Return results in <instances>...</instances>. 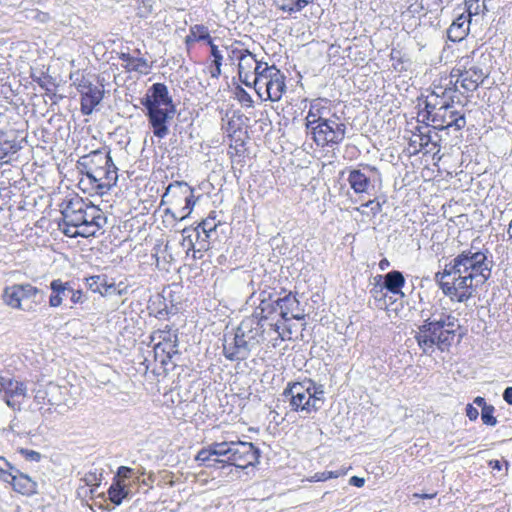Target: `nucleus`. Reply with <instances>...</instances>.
Listing matches in <instances>:
<instances>
[{
  "label": "nucleus",
  "mask_w": 512,
  "mask_h": 512,
  "mask_svg": "<svg viewBox=\"0 0 512 512\" xmlns=\"http://www.w3.org/2000/svg\"><path fill=\"white\" fill-rule=\"evenodd\" d=\"M459 328L458 320L450 314H441L438 318H427L419 326L415 335L423 353L431 355L435 347L448 351L452 346Z\"/></svg>",
  "instance_id": "f257e3e1"
},
{
  "label": "nucleus",
  "mask_w": 512,
  "mask_h": 512,
  "mask_svg": "<svg viewBox=\"0 0 512 512\" xmlns=\"http://www.w3.org/2000/svg\"><path fill=\"white\" fill-rule=\"evenodd\" d=\"M283 397L289 402L291 411L306 416L320 410L325 401L323 385L311 379L289 383L283 391Z\"/></svg>",
  "instance_id": "f03ea898"
},
{
  "label": "nucleus",
  "mask_w": 512,
  "mask_h": 512,
  "mask_svg": "<svg viewBox=\"0 0 512 512\" xmlns=\"http://www.w3.org/2000/svg\"><path fill=\"white\" fill-rule=\"evenodd\" d=\"M474 247L462 251L454 258L455 278L467 276L469 283L479 278L485 283L491 276L492 261L488 260V249L473 251Z\"/></svg>",
  "instance_id": "7ed1b4c3"
},
{
  "label": "nucleus",
  "mask_w": 512,
  "mask_h": 512,
  "mask_svg": "<svg viewBox=\"0 0 512 512\" xmlns=\"http://www.w3.org/2000/svg\"><path fill=\"white\" fill-rule=\"evenodd\" d=\"M39 293L40 290L29 283L14 284L4 288L2 297L4 303L11 308L34 312L39 304L36 300Z\"/></svg>",
  "instance_id": "20e7f679"
},
{
  "label": "nucleus",
  "mask_w": 512,
  "mask_h": 512,
  "mask_svg": "<svg viewBox=\"0 0 512 512\" xmlns=\"http://www.w3.org/2000/svg\"><path fill=\"white\" fill-rule=\"evenodd\" d=\"M70 79L81 95V113L86 116L91 115L104 97L103 89L94 85L87 76L79 72L72 73Z\"/></svg>",
  "instance_id": "39448f33"
},
{
  "label": "nucleus",
  "mask_w": 512,
  "mask_h": 512,
  "mask_svg": "<svg viewBox=\"0 0 512 512\" xmlns=\"http://www.w3.org/2000/svg\"><path fill=\"white\" fill-rule=\"evenodd\" d=\"M318 146H332L340 144L346 134V125L339 122V118H325L315 125L310 133Z\"/></svg>",
  "instance_id": "423d86ee"
},
{
  "label": "nucleus",
  "mask_w": 512,
  "mask_h": 512,
  "mask_svg": "<svg viewBox=\"0 0 512 512\" xmlns=\"http://www.w3.org/2000/svg\"><path fill=\"white\" fill-rule=\"evenodd\" d=\"M230 467L246 469L259 463L260 450L251 442L229 441Z\"/></svg>",
  "instance_id": "0eeeda50"
},
{
  "label": "nucleus",
  "mask_w": 512,
  "mask_h": 512,
  "mask_svg": "<svg viewBox=\"0 0 512 512\" xmlns=\"http://www.w3.org/2000/svg\"><path fill=\"white\" fill-rule=\"evenodd\" d=\"M470 57H467L463 68H455L451 72V78L457 77V82L467 92H473L489 76V71L479 65H469Z\"/></svg>",
  "instance_id": "6e6552de"
},
{
  "label": "nucleus",
  "mask_w": 512,
  "mask_h": 512,
  "mask_svg": "<svg viewBox=\"0 0 512 512\" xmlns=\"http://www.w3.org/2000/svg\"><path fill=\"white\" fill-rule=\"evenodd\" d=\"M255 349L244 337L243 333H239L236 329L233 333L224 335L223 338V355L230 361H244L251 351Z\"/></svg>",
  "instance_id": "1a4fd4ad"
},
{
  "label": "nucleus",
  "mask_w": 512,
  "mask_h": 512,
  "mask_svg": "<svg viewBox=\"0 0 512 512\" xmlns=\"http://www.w3.org/2000/svg\"><path fill=\"white\" fill-rule=\"evenodd\" d=\"M50 289V307H59L66 299H69L72 304H82L87 300L81 290L74 289L70 282H63L61 279L53 280L50 283Z\"/></svg>",
  "instance_id": "9d476101"
},
{
  "label": "nucleus",
  "mask_w": 512,
  "mask_h": 512,
  "mask_svg": "<svg viewBox=\"0 0 512 512\" xmlns=\"http://www.w3.org/2000/svg\"><path fill=\"white\" fill-rule=\"evenodd\" d=\"M362 168L351 169L347 181L356 194H369L374 189V176L380 175L378 169L369 164L361 165Z\"/></svg>",
  "instance_id": "9b49d317"
},
{
  "label": "nucleus",
  "mask_w": 512,
  "mask_h": 512,
  "mask_svg": "<svg viewBox=\"0 0 512 512\" xmlns=\"http://www.w3.org/2000/svg\"><path fill=\"white\" fill-rule=\"evenodd\" d=\"M141 104L146 108H175L168 88L163 83H154L148 93L141 98Z\"/></svg>",
  "instance_id": "f8f14e48"
},
{
  "label": "nucleus",
  "mask_w": 512,
  "mask_h": 512,
  "mask_svg": "<svg viewBox=\"0 0 512 512\" xmlns=\"http://www.w3.org/2000/svg\"><path fill=\"white\" fill-rule=\"evenodd\" d=\"M148 122L153 129V133L158 138H164L169 133L167 123L176 112L175 108H148L146 109Z\"/></svg>",
  "instance_id": "ddd939ff"
},
{
  "label": "nucleus",
  "mask_w": 512,
  "mask_h": 512,
  "mask_svg": "<svg viewBox=\"0 0 512 512\" xmlns=\"http://www.w3.org/2000/svg\"><path fill=\"white\" fill-rule=\"evenodd\" d=\"M26 386L24 383L7 377H0V394L6 404L13 409H20L19 398L26 396Z\"/></svg>",
  "instance_id": "4468645a"
},
{
  "label": "nucleus",
  "mask_w": 512,
  "mask_h": 512,
  "mask_svg": "<svg viewBox=\"0 0 512 512\" xmlns=\"http://www.w3.org/2000/svg\"><path fill=\"white\" fill-rule=\"evenodd\" d=\"M111 163L114 162L110 156V151H106L105 148L97 149L81 156L77 161V169L84 175L93 170L101 169Z\"/></svg>",
  "instance_id": "2eb2a0df"
},
{
  "label": "nucleus",
  "mask_w": 512,
  "mask_h": 512,
  "mask_svg": "<svg viewBox=\"0 0 512 512\" xmlns=\"http://www.w3.org/2000/svg\"><path fill=\"white\" fill-rule=\"evenodd\" d=\"M239 333L254 347L259 346L264 340V325L258 315H252L241 321L237 327Z\"/></svg>",
  "instance_id": "dca6fc26"
},
{
  "label": "nucleus",
  "mask_w": 512,
  "mask_h": 512,
  "mask_svg": "<svg viewBox=\"0 0 512 512\" xmlns=\"http://www.w3.org/2000/svg\"><path fill=\"white\" fill-rule=\"evenodd\" d=\"M118 168L114 163L107 165L101 169L93 170L85 175L95 188L101 192L109 191L118 181Z\"/></svg>",
  "instance_id": "f3484780"
},
{
  "label": "nucleus",
  "mask_w": 512,
  "mask_h": 512,
  "mask_svg": "<svg viewBox=\"0 0 512 512\" xmlns=\"http://www.w3.org/2000/svg\"><path fill=\"white\" fill-rule=\"evenodd\" d=\"M442 291L446 296L458 302H465L473 295V282L469 278H453L452 282L442 283Z\"/></svg>",
  "instance_id": "a211bd4d"
},
{
  "label": "nucleus",
  "mask_w": 512,
  "mask_h": 512,
  "mask_svg": "<svg viewBox=\"0 0 512 512\" xmlns=\"http://www.w3.org/2000/svg\"><path fill=\"white\" fill-rule=\"evenodd\" d=\"M430 119L436 124L434 128L438 130H446L450 127H454L455 130L460 131L466 125L465 115L456 110H447V112H444L438 109Z\"/></svg>",
  "instance_id": "6ab92c4d"
},
{
  "label": "nucleus",
  "mask_w": 512,
  "mask_h": 512,
  "mask_svg": "<svg viewBox=\"0 0 512 512\" xmlns=\"http://www.w3.org/2000/svg\"><path fill=\"white\" fill-rule=\"evenodd\" d=\"M184 197L185 206L182 208L180 220L186 218L192 211L195 201L193 200V189L185 182H174L169 184L163 198Z\"/></svg>",
  "instance_id": "aec40b11"
},
{
  "label": "nucleus",
  "mask_w": 512,
  "mask_h": 512,
  "mask_svg": "<svg viewBox=\"0 0 512 512\" xmlns=\"http://www.w3.org/2000/svg\"><path fill=\"white\" fill-rule=\"evenodd\" d=\"M84 206L85 203L81 199L68 201L62 210L64 225L81 228Z\"/></svg>",
  "instance_id": "412c9836"
},
{
  "label": "nucleus",
  "mask_w": 512,
  "mask_h": 512,
  "mask_svg": "<svg viewBox=\"0 0 512 512\" xmlns=\"http://www.w3.org/2000/svg\"><path fill=\"white\" fill-rule=\"evenodd\" d=\"M13 490L24 496H31L37 493V483L29 475L19 471L10 479Z\"/></svg>",
  "instance_id": "4be33fe9"
},
{
  "label": "nucleus",
  "mask_w": 512,
  "mask_h": 512,
  "mask_svg": "<svg viewBox=\"0 0 512 512\" xmlns=\"http://www.w3.org/2000/svg\"><path fill=\"white\" fill-rule=\"evenodd\" d=\"M263 87H265L268 100L272 102L280 100L282 94L286 91L284 74L281 71L277 72L275 76L262 85Z\"/></svg>",
  "instance_id": "5701e85b"
},
{
  "label": "nucleus",
  "mask_w": 512,
  "mask_h": 512,
  "mask_svg": "<svg viewBox=\"0 0 512 512\" xmlns=\"http://www.w3.org/2000/svg\"><path fill=\"white\" fill-rule=\"evenodd\" d=\"M280 70L275 66H269L266 62H260L255 67V74L253 80V86L256 92L261 96L260 90L262 89V85L266 83L269 79H271L277 72Z\"/></svg>",
  "instance_id": "b1692460"
},
{
  "label": "nucleus",
  "mask_w": 512,
  "mask_h": 512,
  "mask_svg": "<svg viewBox=\"0 0 512 512\" xmlns=\"http://www.w3.org/2000/svg\"><path fill=\"white\" fill-rule=\"evenodd\" d=\"M119 59L125 62L123 67L129 72L135 71L146 75L151 69V65L148 63L147 59L142 57L132 56L129 53L121 52L119 54Z\"/></svg>",
  "instance_id": "393cba45"
},
{
  "label": "nucleus",
  "mask_w": 512,
  "mask_h": 512,
  "mask_svg": "<svg viewBox=\"0 0 512 512\" xmlns=\"http://www.w3.org/2000/svg\"><path fill=\"white\" fill-rule=\"evenodd\" d=\"M469 18L470 17L462 14L453 21L447 30L449 40L459 42L467 36L470 23Z\"/></svg>",
  "instance_id": "a878e982"
},
{
  "label": "nucleus",
  "mask_w": 512,
  "mask_h": 512,
  "mask_svg": "<svg viewBox=\"0 0 512 512\" xmlns=\"http://www.w3.org/2000/svg\"><path fill=\"white\" fill-rule=\"evenodd\" d=\"M384 278L383 286L387 291L394 295H400L404 297V293L402 292V287L405 285V278L402 272L398 270H392L382 276Z\"/></svg>",
  "instance_id": "bb28decb"
},
{
  "label": "nucleus",
  "mask_w": 512,
  "mask_h": 512,
  "mask_svg": "<svg viewBox=\"0 0 512 512\" xmlns=\"http://www.w3.org/2000/svg\"><path fill=\"white\" fill-rule=\"evenodd\" d=\"M88 288L94 293L108 295L116 290L114 283L108 284L106 275H94L86 278Z\"/></svg>",
  "instance_id": "cd10ccee"
},
{
  "label": "nucleus",
  "mask_w": 512,
  "mask_h": 512,
  "mask_svg": "<svg viewBox=\"0 0 512 512\" xmlns=\"http://www.w3.org/2000/svg\"><path fill=\"white\" fill-rule=\"evenodd\" d=\"M382 279L381 275L375 277L376 283L370 290V293L374 299V305L377 309H387L389 304H392L394 300L392 297H388L387 293L384 292L385 287L380 283Z\"/></svg>",
  "instance_id": "c85d7f7f"
},
{
  "label": "nucleus",
  "mask_w": 512,
  "mask_h": 512,
  "mask_svg": "<svg viewBox=\"0 0 512 512\" xmlns=\"http://www.w3.org/2000/svg\"><path fill=\"white\" fill-rule=\"evenodd\" d=\"M213 451L212 454L215 458L216 468L225 469L230 467V454L229 453V442H214L212 443Z\"/></svg>",
  "instance_id": "c756f323"
},
{
  "label": "nucleus",
  "mask_w": 512,
  "mask_h": 512,
  "mask_svg": "<svg viewBox=\"0 0 512 512\" xmlns=\"http://www.w3.org/2000/svg\"><path fill=\"white\" fill-rule=\"evenodd\" d=\"M297 302L298 299L292 292L276 299V305L279 307V315L283 320H289L290 314L293 312V307H297Z\"/></svg>",
  "instance_id": "7c9ffc66"
},
{
  "label": "nucleus",
  "mask_w": 512,
  "mask_h": 512,
  "mask_svg": "<svg viewBox=\"0 0 512 512\" xmlns=\"http://www.w3.org/2000/svg\"><path fill=\"white\" fill-rule=\"evenodd\" d=\"M261 61L255 58V55L250 51L238 62V74L239 78L246 77L250 78L255 74V67L260 64Z\"/></svg>",
  "instance_id": "2f4dec72"
},
{
  "label": "nucleus",
  "mask_w": 512,
  "mask_h": 512,
  "mask_svg": "<svg viewBox=\"0 0 512 512\" xmlns=\"http://www.w3.org/2000/svg\"><path fill=\"white\" fill-rule=\"evenodd\" d=\"M110 501L115 505H120L125 498L130 495V489L126 483L114 482L108 489Z\"/></svg>",
  "instance_id": "473e14b6"
},
{
  "label": "nucleus",
  "mask_w": 512,
  "mask_h": 512,
  "mask_svg": "<svg viewBox=\"0 0 512 512\" xmlns=\"http://www.w3.org/2000/svg\"><path fill=\"white\" fill-rule=\"evenodd\" d=\"M257 310H259L260 313H256L255 315H258L259 319H262L263 322L264 320H267L272 314L279 311V307L276 305V299L273 300L269 294L268 298L261 299Z\"/></svg>",
  "instance_id": "72a5a7b5"
},
{
  "label": "nucleus",
  "mask_w": 512,
  "mask_h": 512,
  "mask_svg": "<svg viewBox=\"0 0 512 512\" xmlns=\"http://www.w3.org/2000/svg\"><path fill=\"white\" fill-rule=\"evenodd\" d=\"M209 39H211V37L208 28L204 25L196 24L190 27V33L186 36L185 42L187 44L201 40L209 42Z\"/></svg>",
  "instance_id": "f704fd0d"
},
{
  "label": "nucleus",
  "mask_w": 512,
  "mask_h": 512,
  "mask_svg": "<svg viewBox=\"0 0 512 512\" xmlns=\"http://www.w3.org/2000/svg\"><path fill=\"white\" fill-rule=\"evenodd\" d=\"M213 447L210 444L208 447L202 448L196 455L195 460L207 468H216L215 458L212 454Z\"/></svg>",
  "instance_id": "c9c22d12"
},
{
  "label": "nucleus",
  "mask_w": 512,
  "mask_h": 512,
  "mask_svg": "<svg viewBox=\"0 0 512 512\" xmlns=\"http://www.w3.org/2000/svg\"><path fill=\"white\" fill-rule=\"evenodd\" d=\"M325 118L321 115L320 108H317V104H311L310 110L306 116V129L308 133L313 131L315 125L319 124L321 120Z\"/></svg>",
  "instance_id": "e433bc0d"
},
{
  "label": "nucleus",
  "mask_w": 512,
  "mask_h": 512,
  "mask_svg": "<svg viewBox=\"0 0 512 512\" xmlns=\"http://www.w3.org/2000/svg\"><path fill=\"white\" fill-rule=\"evenodd\" d=\"M20 470L11 464L7 459L1 458L0 462V479L9 483L13 475L17 474Z\"/></svg>",
  "instance_id": "4c0bfd02"
},
{
  "label": "nucleus",
  "mask_w": 512,
  "mask_h": 512,
  "mask_svg": "<svg viewBox=\"0 0 512 512\" xmlns=\"http://www.w3.org/2000/svg\"><path fill=\"white\" fill-rule=\"evenodd\" d=\"M59 226L62 229V232L68 237L74 238V237H78V236H81V237L93 236V232H90L87 229H80L78 227L64 225V223L59 224Z\"/></svg>",
  "instance_id": "58836bf2"
},
{
  "label": "nucleus",
  "mask_w": 512,
  "mask_h": 512,
  "mask_svg": "<svg viewBox=\"0 0 512 512\" xmlns=\"http://www.w3.org/2000/svg\"><path fill=\"white\" fill-rule=\"evenodd\" d=\"M312 0H288L283 3L280 8L283 11L294 13L301 11L304 7H306Z\"/></svg>",
  "instance_id": "ea45409f"
},
{
  "label": "nucleus",
  "mask_w": 512,
  "mask_h": 512,
  "mask_svg": "<svg viewBox=\"0 0 512 512\" xmlns=\"http://www.w3.org/2000/svg\"><path fill=\"white\" fill-rule=\"evenodd\" d=\"M83 217L81 220V228L80 229H87L90 232H93V236L95 235V228L91 229L92 225L90 222V217H92L93 213H97V207L95 206H85L83 207Z\"/></svg>",
  "instance_id": "a19ab883"
},
{
  "label": "nucleus",
  "mask_w": 512,
  "mask_h": 512,
  "mask_svg": "<svg viewBox=\"0 0 512 512\" xmlns=\"http://www.w3.org/2000/svg\"><path fill=\"white\" fill-rule=\"evenodd\" d=\"M418 134H414L413 140H411L412 145H418L420 149L427 147L431 142L430 131L423 132L421 127H417Z\"/></svg>",
  "instance_id": "79ce46f5"
},
{
  "label": "nucleus",
  "mask_w": 512,
  "mask_h": 512,
  "mask_svg": "<svg viewBox=\"0 0 512 512\" xmlns=\"http://www.w3.org/2000/svg\"><path fill=\"white\" fill-rule=\"evenodd\" d=\"M455 267H454V258L445 265V268L442 272H437L435 274V280L439 282L440 288L442 289V283H446L444 281L446 277L452 276V279L455 278Z\"/></svg>",
  "instance_id": "37998d69"
},
{
  "label": "nucleus",
  "mask_w": 512,
  "mask_h": 512,
  "mask_svg": "<svg viewBox=\"0 0 512 512\" xmlns=\"http://www.w3.org/2000/svg\"><path fill=\"white\" fill-rule=\"evenodd\" d=\"M465 5L468 17L479 15L486 10L484 0H482V3H480V0H465Z\"/></svg>",
  "instance_id": "c03bdc74"
},
{
  "label": "nucleus",
  "mask_w": 512,
  "mask_h": 512,
  "mask_svg": "<svg viewBox=\"0 0 512 512\" xmlns=\"http://www.w3.org/2000/svg\"><path fill=\"white\" fill-rule=\"evenodd\" d=\"M217 224L214 222V217H208L203 220L197 227L196 231L199 235V229L206 235V237H210V233L215 231Z\"/></svg>",
  "instance_id": "a18cd8bd"
},
{
  "label": "nucleus",
  "mask_w": 512,
  "mask_h": 512,
  "mask_svg": "<svg viewBox=\"0 0 512 512\" xmlns=\"http://www.w3.org/2000/svg\"><path fill=\"white\" fill-rule=\"evenodd\" d=\"M494 406L489 405V407H483V410L481 411V419L484 424L489 426H495L497 424V419L494 417Z\"/></svg>",
  "instance_id": "49530a36"
},
{
  "label": "nucleus",
  "mask_w": 512,
  "mask_h": 512,
  "mask_svg": "<svg viewBox=\"0 0 512 512\" xmlns=\"http://www.w3.org/2000/svg\"><path fill=\"white\" fill-rule=\"evenodd\" d=\"M133 474V469L127 466H120L117 470L115 477L113 478L114 482L125 483L127 479H130Z\"/></svg>",
  "instance_id": "de8ad7c7"
},
{
  "label": "nucleus",
  "mask_w": 512,
  "mask_h": 512,
  "mask_svg": "<svg viewBox=\"0 0 512 512\" xmlns=\"http://www.w3.org/2000/svg\"><path fill=\"white\" fill-rule=\"evenodd\" d=\"M106 222V217L102 214L101 210L97 208V213H93L92 217H90V224L92 225L91 229L95 228V233L102 228L104 223Z\"/></svg>",
  "instance_id": "09e8293b"
},
{
  "label": "nucleus",
  "mask_w": 512,
  "mask_h": 512,
  "mask_svg": "<svg viewBox=\"0 0 512 512\" xmlns=\"http://www.w3.org/2000/svg\"><path fill=\"white\" fill-rule=\"evenodd\" d=\"M236 95H237V98L238 100L243 104L245 105L246 107H252L253 106V100H252V97L250 96V94L248 92H246L245 89H243L242 87L238 86L236 88Z\"/></svg>",
  "instance_id": "8fccbe9b"
},
{
  "label": "nucleus",
  "mask_w": 512,
  "mask_h": 512,
  "mask_svg": "<svg viewBox=\"0 0 512 512\" xmlns=\"http://www.w3.org/2000/svg\"><path fill=\"white\" fill-rule=\"evenodd\" d=\"M228 50V59L232 62L237 60L238 62L249 52L247 49H240L237 47L231 46L230 48L227 47Z\"/></svg>",
  "instance_id": "3c124183"
},
{
  "label": "nucleus",
  "mask_w": 512,
  "mask_h": 512,
  "mask_svg": "<svg viewBox=\"0 0 512 512\" xmlns=\"http://www.w3.org/2000/svg\"><path fill=\"white\" fill-rule=\"evenodd\" d=\"M19 453L28 461L39 462L42 458L39 452L26 448H20Z\"/></svg>",
  "instance_id": "603ef678"
},
{
  "label": "nucleus",
  "mask_w": 512,
  "mask_h": 512,
  "mask_svg": "<svg viewBox=\"0 0 512 512\" xmlns=\"http://www.w3.org/2000/svg\"><path fill=\"white\" fill-rule=\"evenodd\" d=\"M211 49V56L213 57V64H222L223 55L221 54L218 46L213 43L212 39L208 42Z\"/></svg>",
  "instance_id": "864d4df0"
},
{
  "label": "nucleus",
  "mask_w": 512,
  "mask_h": 512,
  "mask_svg": "<svg viewBox=\"0 0 512 512\" xmlns=\"http://www.w3.org/2000/svg\"><path fill=\"white\" fill-rule=\"evenodd\" d=\"M304 318H305L304 309L301 308L300 302L298 301L297 307H295V308L293 307V312L290 314L289 320L290 319L304 320Z\"/></svg>",
  "instance_id": "5fc2aeb1"
},
{
  "label": "nucleus",
  "mask_w": 512,
  "mask_h": 512,
  "mask_svg": "<svg viewBox=\"0 0 512 512\" xmlns=\"http://www.w3.org/2000/svg\"><path fill=\"white\" fill-rule=\"evenodd\" d=\"M363 206L370 207L373 215H377L382 210V204L375 199L367 201Z\"/></svg>",
  "instance_id": "6e6d98bb"
},
{
  "label": "nucleus",
  "mask_w": 512,
  "mask_h": 512,
  "mask_svg": "<svg viewBox=\"0 0 512 512\" xmlns=\"http://www.w3.org/2000/svg\"><path fill=\"white\" fill-rule=\"evenodd\" d=\"M466 415L471 421H474L478 418L479 412L472 404H468L466 406Z\"/></svg>",
  "instance_id": "4d7b16f0"
},
{
  "label": "nucleus",
  "mask_w": 512,
  "mask_h": 512,
  "mask_svg": "<svg viewBox=\"0 0 512 512\" xmlns=\"http://www.w3.org/2000/svg\"><path fill=\"white\" fill-rule=\"evenodd\" d=\"M458 83L459 82H457V80L455 82L450 80L449 85H447V87L443 91V95H449L450 93H457V91H458L457 84Z\"/></svg>",
  "instance_id": "13d9d810"
},
{
  "label": "nucleus",
  "mask_w": 512,
  "mask_h": 512,
  "mask_svg": "<svg viewBox=\"0 0 512 512\" xmlns=\"http://www.w3.org/2000/svg\"><path fill=\"white\" fill-rule=\"evenodd\" d=\"M349 484L352 485V486H355V487H362L364 486L365 484V479L362 478V477H358V476H352L350 479H349Z\"/></svg>",
  "instance_id": "bf43d9fd"
},
{
  "label": "nucleus",
  "mask_w": 512,
  "mask_h": 512,
  "mask_svg": "<svg viewBox=\"0 0 512 512\" xmlns=\"http://www.w3.org/2000/svg\"><path fill=\"white\" fill-rule=\"evenodd\" d=\"M47 391L44 389H38L36 391V394L34 396L35 401H37L39 404L44 403L46 399Z\"/></svg>",
  "instance_id": "052dcab7"
},
{
  "label": "nucleus",
  "mask_w": 512,
  "mask_h": 512,
  "mask_svg": "<svg viewBox=\"0 0 512 512\" xmlns=\"http://www.w3.org/2000/svg\"><path fill=\"white\" fill-rule=\"evenodd\" d=\"M344 473L342 471H329V472H324L322 475L323 477L321 478V480H326V479H329V478H338L339 476L343 475Z\"/></svg>",
  "instance_id": "680f3d73"
},
{
  "label": "nucleus",
  "mask_w": 512,
  "mask_h": 512,
  "mask_svg": "<svg viewBox=\"0 0 512 512\" xmlns=\"http://www.w3.org/2000/svg\"><path fill=\"white\" fill-rule=\"evenodd\" d=\"M503 399L509 405H512V386L507 387L503 392Z\"/></svg>",
  "instance_id": "e2e57ef3"
},
{
  "label": "nucleus",
  "mask_w": 512,
  "mask_h": 512,
  "mask_svg": "<svg viewBox=\"0 0 512 512\" xmlns=\"http://www.w3.org/2000/svg\"><path fill=\"white\" fill-rule=\"evenodd\" d=\"M455 103V100H453V98H451V100L448 98L447 101H445L441 106H440V111H444V112H447V110H450L453 105Z\"/></svg>",
  "instance_id": "0e129e2a"
},
{
  "label": "nucleus",
  "mask_w": 512,
  "mask_h": 512,
  "mask_svg": "<svg viewBox=\"0 0 512 512\" xmlns=\"http://www.w3.org/2000/svg\"><path fill=\"white\" fill-rule=\"evenodd\" d=\"M474 404L480 407L481 410H483V407H489V405L486 403V400L481 396H478L474 399Z\"/></svg>",
  "instance_id": "69168bd1"
},
{
  "label": "nucleus",
  "mask_w": 512,
  "mask_h": 512,
  "mask_svg": "<svg viewBox=\"0 0 512 512\" xmlns=\"http://www.w3.org/2000/svg\"><path fill=\"white\" fill-rule=\"evenodd\" d=\"M215 68L211 70V77L218 78L221 75L222 64H214Z\"/></svg>",
  "instance_id": "338daca9"
},
{
  "label": "nucleus",
  "mask_w": 512,
  "mask_h": 512,
  "mask_svg": "<svg viewBox=\"0 0 512 512\" xmlns=\"http://www.w3.org/2000/svg\"><path fill=\"white\" fill-rule=\"evenodd\" d=\"M436 104H431L429 101H425V110L428 113L429 117H432V112L435 110Z\"/></svg>",
  "instance_id": "774afa93"
}]
</instances>
